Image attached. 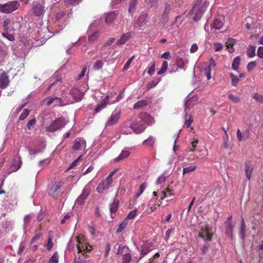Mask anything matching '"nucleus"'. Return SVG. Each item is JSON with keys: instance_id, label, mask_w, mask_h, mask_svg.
I'll return each instance as SVG.
<instances>
[{"instance_id": "nucleus-41", "label": "nucleus", "mask_w": 263, "mask_h": 263, "mask_svg": "<svg viewBox=\"0 0 263 263\" xmlns=\"http://www.w3.org/2000/svg\"><path fill=\"white\" fill-rule=\"evenodd\" d=\"M103 65V61L102 60H98L94 63L93 69L96 70H98L102 67Z\"/></svg>"}, {"instance_id": "nucleus-2", "label": "nucleus", "mask_w": 263, "mask_h": 263, "mask_svg": "<svg viewBox=\"0 0 263 263\" xmlns=\"http://www.w3.org/2000/svg\"><path fill=\"white\" fill-rule=\"evenodd\" d=\"M202 1L196 0L195 4L189 12L190 15H194L193 19L194 21H198L201 18L209 5V2L208 1H204L203 2Z\"/></svg>"}, {"instance_id": "nucleus-33", "label": "nucleus", "mask_w": 263, "mask_h": 263, "mask_svg": "<svg viewBox=\"0 0 263 263\" xmlns=\"http://www.w3.org/2000/svg\"><path fill=\"white\" fill-rule=\"evenodd\" d=\"M240 62V58L239 57H236L233 61L232 66L234 70H237Z\"/></svg>"}, {"instance_id": "nucleus-44", "label": "nucleus", "mask_w": 263, "mask_h": 263, "mask_svg": "<svg viewBox=\"0 0 263 263\" xmlns=\"http://www.w3.org/2000/svg\"><path fill=\"white\" fill-rule=\"evenodd\" d=\"M162 196L161 197V200L164 199L167 196H171L173 194L171 192V191L168 188H166L165 191L162 192Z\"/></svg>"}, {"instance_id": "nucleus-54", "label": "nucleus", "mask_w": 263, "mask_h": 263, "mask_svg": "<svg viewBox=\"0 0 263 263\" xmlns=\"http://www.w3.org/2000/svg\"><path fill=\"white\" fill-rule=\"evenodd\" d=\"M136 212H137V210L136 209L131 211L128 214V215L127 216V217H126V218L125 219H126V221L128 219H133L135 217V216L136 215Z\"/></svg>"}, {"instance_id": "nucleus-8", "label": "nucleus", "mask_w": 263, "mask_h": 263, "mask_svg": "<svg viewBox=\"0 0 263 263\" xmlns=\"http://www.w3.org/2000/svg\"><path fill=\"white\" fill-rule=\"evenodd\" d=\"M32 10L34 14L36 16L43 15L45 12V4L44 2L36 3L32 8Z\"/></svg>"}, {"instance_id": "nucleus-13", "label": "nucleus", "mask_w": 263, "mask_h": 263, "mask_svg": "<svg viewBox=\"0 0 263 263\" xmlns=\"http://www.w3.org/2000/svg\"><path fill=\"white\" fill-rule=\"evenodd\" d=\"M70 95L76 102L81 101L83 96V93L76 88L71 89Z\"/></svg>"}, {"instance_id": "nucleus-11", "label": "nucleus", "mask_w": 263, "mask_h": 263, "mask_svg": "<svg viewBox=\"0 0 263 263\" xmlns=\"http://www.w3.org/2000/svg\"><path fill=\"white\" fill-rule=\"evenodd\" d=\"M197 99L196 97H190L187 96L185 103V110L190 109L197 103Z\"/></svg>"}, {"instance_id": "nucleus-43", "label": "nucleus", "mask_w": 263, "mask_h": 263, "mask_svg": "<svg viewBox=\"0 0 263 263\" xmlns=\"http://www.w3.org/2000/svg\"><path fill=\"white\" fill-rule=\"evenodd\" d=\"M132 259V256L129 252L127 254L123 256L122 260V263H130Z\"/></svg>"}, {"instance_id": "nucleus-35", "label": "nucleus", "mask_w": 263, "mask_h": 263, "mask_svg": "<svg viewBox=\"0 0 263 263\" xmlns=\"http://www.w3.org/2000/svg\"><path fill=\"white\" fill-rule=\"evenodd\" d=\"M256 47L254 46H250L247 51V55L249 58H253L255 55Z\"/></svg>"}, {"instance_id": "nucleus-12", "label": "nucleus", "mask_w": 263, "mask_h": 263, "mask_svg": "<svg viewBox=\"0 0 263 263\" xmlns=\"http://www.w3.org/2000/svg\"><path fill=\"white\" fill-rule=\"evenodd\" d=\"M9 84L8 76L5 72H3L0 76V88L4 89L6 88Z\"/></svg>"}, {"instance_id": "nucleus-56", "label": "nucleus", "mask_w": 263, "mask_h": 263, "mask_svg": "<svg viewBox=\"0 0 263 263\" xmlns=\"http://www.w3.org/2000/svg\"><path fill=\"white\" fill-rule=\"evenodd\" d=\"M36 123V119L35 118L30 120L27 125L28 129H31Z\"/></svg>"}, {"instance_id": "nucleus-28", "label": "nucleus", "mask_w": 263, "mask_h": 263, "mask_svg": "<svg viewBox=\"0 0 263 263\" xmlns=\"http://www.w3.org/2000/svg\"><path fill=\"white\" fill-rule=\"evenodd\" d=\"M61 186L62 183L61 182L52 185L49 191V194L50 195H54V194L61 188Z\"/></svg>"}, {"instance_id": "nucleus-59", "label": "nucleus", "mask_w": 263, "mask_h": 263, "mask_svg": "<svg viewBox=\"0 0 263 263\" xmlns=\"http://www.w3.org/2000/svg\"><path fill=\"white\" fill-rule=\"evenodd\" d=\"M158 0H149L148 3L151 8H156L158 6Z\"/></svg>"}, {"instance_id": "nucleus-49", "label": "nucleus", "mask_w": 263, "mask_h": 263, "mask_svg": "<svg viewBox=\"0 0 263 263\" xmlns=\"http://www.w3.org/2000/svg\"><path fill=\"white\" fill-rule=\"evenodd\" d=\"M229 99L233 101L234 103H237L240 101L239 97L234 96L232 94H230L228 96Z\"/></svg>"}, {"instance_id": "nucleus-6", "label": "nucleus", "mask_w": 263, "mask_h": 263, "mask_svg": "<svg viewBox=\"0 0 263 263\" xmlns=\"http://www.w3.org/2000/svg\"><path fill=\"white\" fill-rule=\"evenodd\" d=\"M64 126L65 123L63 119H59L54 120L50 125L46 126L45 128L46 131L52 132L63 127Z\"/></svg>"}, {"instance_id": "nucleus-24", "label": "nucleus", "mask_w": 263, "mask_h": 263, "mask_svg": "<svg viewBox=\"0 0 263 263\" xmlns=\"http://www.w3.org/2000/svg\"><path fill=\"white\" fill-rule=\"evenodd\" d=\"M171 10V6L168 3H166L164 7V12L162 15L161 19L167 21V16L170 11Z\"/></svg>"}, {"instance_id": "nucleus-26", "label": "nucleus", "mask_w": 263, "mask_h": 263, "mask_svg": "<svg viewBox=\"0 0 263 263\" xmlns=\"http://www.w3.org/2000/svg\"><path fill=\"white\" fill-rule=\"evenodd\" d=\"M118 200L115 199L113 202L110 205V212L111 214H115L118 209ZM113 218L112 216H111Z\"/></svg>"}, {"instance_id": "nucleus-51", "label": "nucleus", "mask_w": 263, "mask_h": 263, "mask_svg": "<svg viewBox=\"0 0 263 263\" xmlns=\"http://www.w3.org/2000/svg\"><path fill=\"white\" fill-rule=\"evenodd\" d=\"M50 162V160L49 158L41 160L39 163V165L40 167H44V166L48 165Z\"/></svg>"}, {"instance_id": "nucleus-58", "label": "nucleus", "mask_w": 263, "mask_h": 263, "mask_svg": "<svg viewBox=\"0 0 263 263\" xmlns=\"http://www.w3.org/2000/svg\"><path fill=\"white\" fill-rule=\"evenodd\" d=\"M165 177L164 175H162L157 179L156 183L157 184H160L165 182Z\"/></svg>"}, {"instance_id": "nucleus-18", "label": "nucleus", "mask_w": 263, "mask_h": 263, "mask_svg": "<svg viewBox=\"0 0 263 263\" xmlns=\"http://www.w3.org/2000/svg\"><path fill=\"white\" fill-rule=\"evenodd\" d=\"M148 15L145 13H142L138 17L137 21V25L141 27L144 26L147 22Z\"/></svg>"}, {"instance_id": "nucleus-19", "label": "nucleus", "mask_w": 263, "mask_h": 263, "mask_svg": "<svg viewBox=\"0 0 263 263\" xmlns=\"http://www.w3.org/2000/svg\"><path fill=\"white\" fill-rule=\"evenodd\" d=\"M132 36L130 32H127L123 34L120 39L116 42L117 45H122L124 44Z\"/></svg>"}, {"instance_id": "nucleus-21", "label": "nucleus", "mask_w": 263, "mask_h": 263, "mask_svg": "<svg viewBox=\"0 0 263 263\" xmlns=\"http://www.w3.org/2000/svg\"><path fill=\"white\" fill-rule=\"evenodd\" d=\"M129 252V249L128 247L120 245L116 254L118 256H124Z\"/></svg>"}, {"instance_id": "nucleus-17", "label": "nucleus", "mask_w": 263, "mask_h": 263, "mask_svg": "<svg viewBox=\"0 0 263 263\" xmlns=\"http://www.w3.org/2000/svg\"><path fill=\"white\" fill-rule=\"evenodd\" d=\"M109 101H108V96H106L105 98H104L102 101L101 102V103L98 104L96 108H95V113H98L100 112L101 110L103 109L106 107L107 105L108 104Z\"/></svg>"}, {"instance_id": "nucleus-3", "label": "nucleus", "mask_w": 263, "mask_h": 263, "mask_svg": "<svg viewBox=\"0 0 263 263\" xmlns=\"http://www.w3.org/2000/svg\"><path fill=\"white\" fill-rule=\"evenodd\" d=\"M117 170H114L108 175L106 178L102 180L98 185L97 191L99 193H103L105 190H107L111 187L112 183V176L117 172Z\"/></svg>"}, {"instance_id": "nucleus-23", "label": "nucleus", "mask_w": 263, "mask_h": 263, "mask_svg": "<svg viewBox=\"0 0 263 263\" xmlns=\"http://www.w3.org/2000/svg\"><path fill=\"white\" fill-rule=\"evenodd\" d=\"M246 231V227L243 220V219L242 218L240 226V231H239V236L241 239H245V233Z\"/></svg>"}, {"instance_id": "nucleus-63", "label": "nucleus", "mask_w": 263, "mask_h": 263, "mask_svg": "<svg viewBox=\"0 0 263 263\" xmlns=\"http://www.w3.org/2000/svg\"><path fill=\"white\" fill-rule=\"evenodd\" d=\"M257 54L261 59H263V47H259L257 50Z\"/></svg>"}, {"instance_id": "nucleus-16", "label": "nucleus", "mask_w": 263, "mask_h": 263, "mask_svg": "<svg viewBox=\"0 0 263 263\" xmlns=\"http://www.w3.org/2000/svg\"><path fill=\"white\" fill-rule=\"evenodd\" d=\"M199 236L205 241H210L212 239V234L210 233L208 228H205L200 232Z\"/></svg>"}, {"instance_id": "nucleus-5", "label": "nucleus", "mask_w": 263, "mask_h": 263, "mask_svg": "<svg viewBox=\"0 0 263 263\" xmlns=\"http://www.w3.org/2000/svg\"><path fill=\"white\" fill-rule=\"evenodd\" d=\"M132 126L133 128V132L136 134L141 133L145 128L144 122L141 118L137 119L132 122Z\"/></svg>"}, {"instance_id": "nucleus-7", "label": "nucleus", "mask_w": 263, "mask_h": 263, "mask_svg": "<svg viewBox=\"0 0 263 263\" xmlns=\"http://www.w3.org/2000/svg\"><path fill=\"white\" fill-rule=\"evenodd\" d=\"M121 114V111L119 109H115L109 118L106 122V126H111L117 123Z\"/></svg>"}, {"instance_id": "nucleus-47", "label": "nucleus", "mask_w": 263, "mask_h": 263, "mask_svg": "<svg viewBox=\"0 0 263 263\" xmlns=\"http://www.w3.org/2000/svg\"><path fill=\"white\" fill-rule=\"evenodd\" d=\"M29 114V110L27 109H25L23 110V112L21 113L19 117V119L20 120H24L26 119Z\"/></svg>"}, {"instance_id": "nucleus-25", "label": "nucleus", "mask_w": 263, "mask_h": 263, "mask_svg": "<svg viewBox=\"0 0 263 263\" xmlns=\"http://www.w3.org/2000/svg\"><path fill=\"white\" fill-rule=\"evenodd\" d=\"M197 168V165L195 164H192L189 166L184 167L183 168L182 174L184 175L186 174H189L194 172Z\"/></svg>"}, {"instance_id": "nucleus-57", "label": "nucleus", "mask_w": 263, "mask_h": 263, "mask_svg": "<svg viewBox=\"0 0 263 263\" xmlns=\"http://www.w3.org/2000/svg\"><path fill=\"white\" fill-rule=\"evenodd\" d=\"M15 23L13 22V24L12 25H9L7 27L5 28V32H11L13 33L14 31V25Z\"/></svg>"}, {"instance_id": "nucleus-36", "label": "nucleus", "mask_w": 263, "mask_h": 263, "mask_svg": "<svg viewBox=\"0 0 263 263\" xmlns=\"http://www.w3.org/2000/svg\"><path fill=\"white\" fill-rule=\"evenodd\" d=\"M235 42V40L233 39H229L227 42V46L228 48V51L230 53H233L234 49L233 48V44Z\"/></svg>"}, {"instance_id": "nucleus-55", "label": "nucleus", "mask_w": 263, "mask_h": 263, "mask_svg": "<svg viewBox=\"0 0 263 263\" xmlns=\"http://www.w3.org/2000/svg\"><path fill=\"white\" fill-rule=\"evenodd\" d=\"M53 242H52L51 238L48 237V242L46 245L47 250H51L52 249V248L53 247Z\"/></svg>"}, {"instance_id": "nucleus-34", "label": "nucleus", "mask_w": 263, "mask_h": 263, "mask_svg": "<svg viewBox=\"0 0 263 263\" xmlns=\"http://www.w3.org/2000/svg\"><path fill=\"white\" fill-rule=\"evenodd\" d=\"M55 100H58L59 102L61 100V98L52 96L47 98L45 101L48 105H50L52 103H54Z\"/></svg>"}, {"instance_id": "nucleus-60", "label": "nucleus", "mask_w": 263, "mask_h": 263, "mask_svg": "<svg viewBox=\"0 0 263 263\" xmlns=\"http://www.w3.org/2000/svg\"><path fill=\"white\" fill-rule=\"evenodd\" d=\"M236 136H237V138L239 142L243 140V134H242L240 129H237V130Z\"/></svg>"}, {"instance_id": "nucleus-45", "label": "nucleus", "mask_w": 263, "mask_h": 263, "mask_svg": "<svg viewBox=\"0 0 263 263\" xmlns=\"http://www.w3.org/2000/svg\"><path fill=\"white\" fill-rule=\"evenodd\" d=\"M146 186H147V185L145 183H143L140 185V187H139V192L138 193H137L135 195L136 198H138L143 193V192L146 189Z\"/></svg>"}, {"instance_id": "nucleus-9", "label": "nucleus", "mask_w": 263, "mask_h": 263, "mask_svg": "<svg viewBox=\"0 0 263 263\" xmlns=\"http://www.w3.org/2000/svg\"><path fill=\"white\" fill-rule=\"evenodd\" d=\"M86 147V141L81 138H77L73 142V149L75 151L84 150Z\"/></svg>"}, {"instance_id": "nucleus-30", "label": "nucleus", "mask_w": 263, "mask_h": 263, "mask_svg": "<svg viewBox=\"0 0 263 263\" xmlns=\"http://www.w3.org/2000/svg\"><path fill=\"white\" fill-rule=\"evenodd\" d=\"M147 104V101L145 100H141L137 102L134 105V108L137 109L142 108Z\"/></svg>"}, {"instance_id": "nucleus-61", "label": "nucleus", "mask_w": 263, "mask_h": 263, "mask_svg": "<svg viewBox=\"0 0 263 263\" xmlns=\"http://www.w3.org/2000/svg\"><path fill=\"white\" fill-rule=\"evenodd\" d=\"M256 62L255 61H252L249 62L247 65V68L249 71H250L252 69H253L256 66Z\"/></svg>"}, {"instance_id": "nucleus-32", "label": "nucleus", "mask_w": 263, "mask_h": 263, "mask_svg": "<svg viewBox=\"0 0 263 263\" xmlns=\"http://www.w3.org/2000/svg\"><path fill=\"white\" fill-rule=\"evenodd\" d=\"M138 3V0H130L129 4L128 11L129 13L133 12Z\"/></svg>"}, {"instance_id": "nucleus-53", "label": "nucleus", "mask_w": 263, "mask_h": 263, "mask_svg": "<svg viewBox=\"0 0 263 263\" xmlns=\"http://www.w3.org/2000/svg\"><path fill=\"white\" fill-rule=\"evenodd\" d=\"M134 58V56H133L132 57H131L127 60V61L126 62V63L125 64V65L123 67V70H127L129 68V65L131 64V63L132 62Z\"/></svg>"}, {"instance_id": "nucleus-37", "label": "nucleus", "mask_w": 263, "mask_h": 263, "mask_svg": "<svg viewBox=\"0 0 263 263\" xmlns=\"http://www.w3.org/2000/svg\"><path fill=\"white\" fill-rule=\"evenodd\" d=\"M168 63L167 61H164L162 63L160 70L158 72L159 75L163 74L167 69Z\"/></svg>"}, {"instance_id": "nucleus-27", "label": "nucleus", "mask_w": 263, "mask_h": 263, "mask_svg": "<svg viewBox=\"0 0 263 263\" xmlns=\"http://www.w3.org/2000/svg\"><path fill=\"white\" fill-rule=\"evenodd\" d=\"M253 170V167L250 164L246 163L245 165V173L247 178L250 180L251 178L252 173Z\"/></svg>"}, {"instance_id": "nucleus-46", "label": "nucleus", "mask_w": 263, "mask_h": 263, "mask_svg": "<svg viewBox=\"0 0 263 263\" xmlns=\"http://www.w3.org/2000/svg\"><path fill=\"white\" fill-rule=\"evenodd\" d=\"M13 33L4 32L2 33L3 35L6 37L10 41H12L14 40V36L13 34Z\"/></svg>"}, {"instance_id": "nucleus-42", "label": "nucleus", "mask_w": 263, "mask_h": 263, "mask_svg": "<svg viewBox=\"0 0 263 263\" xmlns=\"http://www.w3.org/2000/svg\"><path fill=\"white\" fill-rule=\"evenodd\" d=\"M59 256L57 252L54 253L53 255L50 257L49 263H58Z\"/></svg>"}, {"instance_id": "nucleus-52", "label": "nucleus", "mask_w": 263, "mask_h": 263, "mask_svg": "<svg viewBox=\"0 0 263 263\" xmlns=\"http://www.w3.org/2000/svg\"><path fill=\"white\" fill-rule=\"evenodd\" d=\"M65 13L63 11H59V12H58L57 14H56V16H55V19H56V21H60L61 20L62 18H64V17L65 16Z\"/></svg>"}, {"instance_id": "nucleus-31", "label": "nucleus", "mask_w": 263, "mask_h": 263, "mask_svg": "<svg viewBox=\"0 0 263 263\" xmlns=\"http://www.w3.org/2000/svg\"><path fill=\"white\" fill-rule=\"evenodd\" d=\"M155 138L153 136H149L148 139L143 141V144L148 146H153L155 142Z\"/></svg>"}, {"instance_id": "nucleus-38", "label": "nucleus", "mask_w": 263, "mask_h": 263, "mask_svg": "<svg viewBox=\"0 0 263 263\" xmlns=\"http://www.w3.org/2000/svg\"><path fill=\"white\" fill-rule=\"evenodd\" d=\"M127 224V222L126 221V219H124V221H123L119 225L118 228L116 230V232L117 233H121L123 230L126 227Z\"/></svg>"}, {"instance_id": "nucleus-40", "label": "nucleus", "mask_w": 263, "mask_h": 263, "mask_svg": "<svg viewBox=\"0 0 263 263\" xmlns=\"http://www.w3.org/2000/svg\"><path fill=\"white\" fill-rule=\"evenodd\" d=\"M99 32L98 31H95L94 33H92L91 35L88 36V41L90 42H93L96 41L99 37Z\"/></svg>"}, {"instance_id": "nucleus-62", "label": "nucleus", "mask_w": 263, "mask_h": 263, "mask_svg": "<svg viewBox=\"0 0 263 263\" xmlns=\"http://www.w3.org/2000/svg\"><path fill=\"white\" fill-rule=\"evenodd\" d=\"M12 24H13V22H12L11 20L9 18H7L4 21L3 26L5 28L7 27L9 25H12Z\"/></svg>"}, {"instance_id": "nucleus-29", "label": "nucleus", "mask_w": 263, "mask_h": 263, "mask_svg": "<svg viewBox=\"0 0 263 263\" xmlns=\"http://www.w3.org/2000/svg\"><path fill=\"white\" fill-rule=\"evenodd\" d=\"M223 23L220 18H215L213 23V27L215 29L219 30L223 26Z\"/></svg>"}, {"instance_id": "nucleus-22", "label": "nucleus", "mask_w": 263, "mask_h": 263, "mask_svg": "<svg viewBox=\"0 0 263 263\" xmlns=\"http://www.w3.org/2000/svg\"><path fill=\"white\" fill-rule=\"evenodd\" d=\"M118 15L115 11H112L108 13L105 16V21L106 23L111 24L116 19Z\"/></svg>"}, {"instance_id": "nucleus-4", "label": "nucleus", "mask_w": 263, "mask_h": 263, "mask_svg": "<svg viewBox=\"0 0 263 263\" xmlns=\"http://www.w3.org/2000/svg\"><path fill=\"white\" fill-rule=\"evenodd\" d=\"M20 6L16 1H9L4 4H0V11L4 13H11L17 10Z\"/></svg>"}, {"instance_id": "nucleus-10", "label": "nucleus", "mask_w": 263, "mask_h": 263, "mask_svg": "<svg viewBox=\"0 0 263 263\" xmlns=\"http://www.w3.org/2000/svg\"><path fill=\"white\" fill-rule=\"evenodd\" d=\"M90 192V189L89 187L85 186L83 191L81 194L79 196V197L77 199L76 203L79 204L80 205L82 204L84 200L87 198V196L89 194Z\"/></svg>"}, {"instance_id": "nucleus-1", "label": "nucleus", "mask_w": 263, "mask_h": 263, "mask_svg": "<svg viewBox=\"0 0 263 263\" xmlns=\"http://www.w3.org/2000/svg\"><path fill=\"white\" fill-rule=\"evenodd\" d=\"M74 239L76 242L78 254L75 257L74 263H84L87 257V255L85 254L86 252L91 250V247L87 245L82 236L76 237Z\"/></svg>"}, {"instance_id": "nucleus-14", "label": "nucleus", "mask_w": 263, "mask_h": 263, "mask_svg": "<svg viewBox=\"0 0 263 263\" xmlns=\"http://www.w3.org/2000/svg\"><path fill=\"white\" fill-rule=\"evenodd\" d=\"M121 132L125 135L131 134L133 132L132 123L125 122L121 126Z\"/></svg>"}, {"instance_id": "nucleus-20", "label": "nucleus", "mask_w": 263, "mask_h": 263, "mask_svg": "<svg viewBox=\"0 0 263 263\" xmlns=\"http://www.w3.org/2000/svg\"><path fill=\"white\" fill-rule=\"evenodd\" d=\"M226 226V234L229 237L232 238L233 236L234 225L233 223H224Z\"/></svg>"}, {"instance_id": "nucleus-64", "label": "nucleus", "mask_w": 263, "mask_h": 263, "mask_svg": "<svg viewBox=\"0 0 263 263\" xmlns=\"http://www.w3.org/2000/svg\"><path fill=\"white\" fill-rule=\"evenodd\" d=\"M253 98L254 99H255L257 101H258L259 102H263V96L258 94V93H255L254 94V95L253 96Z\"/></svg>"}, {"instance_id": "nucleus-15", "label": "nucleus", "mask_w": 263, "mask_h": 263, "mask_svg": "<svg viewBox=\"0 0 263 263\" xmlns=\"http://www.w3.org/2000/svg\"><path fill=\"white\" fill-rule=\"evenodd\" d=\"M131 154L128 148H124L120 154L114 159V162H119L127 158Z\"/></svg>"}, {"instance_id": "nucleus-50", "label": "nucleus", "mask_w": 263, "mask_h": 263, "mask_svg": "<svg viewBox=\"0 0 263 263\" xmlns=\"http://www.w3.org/2000/svg\"><path fill=\"white\" fill-rule=\"evenodd\" d=\"M230 76L232 80V85L234 86H236L239 80V78L233 73H231Z\"/></svg>"}, {"instance_id": "nucleus-39", "label": "nucleus", "mask_w": 263, "mask_h": 263, "mask_svg": "<svg viewBox=\"0 0 263 263\" xmlns=\"http://www.w3.org/2000/svg\"><path fill=\"white\" fill-rule=\"evenodd\" d=\"M176 63L179 68H182L184 65V60L183 58L178 57L176 60Z\"/></svg>"}, {"instance_id": "nucleus-48", "label": "nucleus", "mask_w": 263, "mask_h": 263, "mask_svg": "<svg viewBox=\"0 0 263 263\" xmlns=\"http://www.w3.org/2000/svg\"><path fill=\"white\" fill-rule=\"evenodd\" d=\"M150 250V247L146 244H144L141 247V253L143 255H146Z\"/></svg>"}]
</instances>
